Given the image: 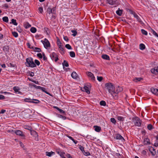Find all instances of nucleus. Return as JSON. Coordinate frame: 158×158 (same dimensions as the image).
I'll use <instances>...</instances> for the list:
<instances>
[{
	"label": "nucleus",
	"instance_id": "nucleus-1",
	"mask_svg": "<svg viewBox=\"0 0 158 158\" xmlns=\"http://www.w3.org/2000/svg\"><path fill=\"white\" fill-rule=\"evenodd\" d=\"M26 66L28 67L34 68L36 67V65L33 61V59L31 57L27 58L25 62Z\"/></svg>",
	"mask_w": 158,
	"mask_h": 158
},
{
	"label": "nucleus",
	"instance_id": "nucleus-2",
	"mask_svg": "<svg viewBox=\"0 0 158 158\" xmlns=\"http://www.w3.org/2000/svg\"><path fill=\"white\" fill-rule=\"evenodd\" d=\"M105 88L108 90L109 92L111 95L113 94V93H114V87L110 83H106L105 85Z\"/></svg>",
	"mask_w": 158,
	"mask_h": 158
},
{
	"label": "nucleus",
	"instance_id": "nucleus-3",
	"mask_svg": "<svg viewBox=\"0 0 158 158\" xmlns=\"http://www.w3.org/2000/svg\"><path fill=\"white\" fill-rule=\"evenodd\" d=\"M24 101L25 102H29L31 103H35V104H38L39 103L40 101L36 99H31L30 98H25L24 100Z\"/></svg>",
	"mask_w": 158,
	"mask_h": 158
},
{
	"label": "nucleus",
	"instance_id": "nucleus-4",
	"mask_svg": "<svg viewBox=\"0 0 158 158\" xmlns=\"http://www.w3.org/2000/svg\"><path fill=\"white\" fill-rule=\"evenodd\" d=\"M133 119L134 120V124L135 126L138 127H140L141 126V121L139 118L135 117Z\"/></svg>",
	"mask_w": 158,
	"mask_h": 158
},
{
	"label": "nucleus",
	"instance_id": "nucleus-5",
	"mask_svg": "<svg viewBox=\"0 0 158 158\" xmlns=\"http://www.w3.org/2000/svg\"><path fill=\"white\" fill-rule=\"evenodd\" d=\"M41 42L43 44L44 47L45 48H47L50 47V44L49 41L46 38H45L44 39V41L41 40Z\"/></svg>",
	"mask_w": 158,
	"mask_h": 158
},
{
	"label": "nucleus",
	"instance_id": "nucleus-6",
	"mask_svg": "<svg viewBox=\"0 0 158 158\" xmlns=\"http://www.w3.org/2000/svg\"><path fill=\"white\" fill-rule=\"evenodd\" d=\"M50 56L52 60H54L56 62L59 60L57 54L54 52L50 54Z\"/></svg>",
	"mask_w": 158,
	"mask_h": 158
},
{
	"label": "nucleus",
	"instance_id": "nucleus-7",
	"mask_svg": "<svg viewBox=\"0 0 158 158\" xmlns=\"http://www.w3.org/2000/svg\"><path fill=\"white\" fill-rule=\"evenodd\" d=\"M114 138L118 140H120L122 142H124L125 141L124 139L122 137L121 135L118 133L116 134L115 135Z\"/></svg>",
	"mask_w": 158,
	"mask_h": 158
},
{
	"label": "nucleus",
	"instance_id": "nucleus-8",
	"mask_svg": "<svg viewBox=\"0 0 158 158\" xmlns=\"http://www.w3.org/2000/svg\"><path fill=\"white\" fill-rule=\"evenodd\" d=\"M10 47L8 45H5L3 47V50L6 54H7L9 52Z\"/></svg>",
	"mask_w": 158,
	"mask_h": 158
},
{
	"label": "nucleus",
	"instance_id": "nucleus-9",
	"mask_svg": "<svg viewBox=\"0 0 158 158\" xmlns=\"http://www.w3.org/2000/svg\"><path fill=\"white\" fill-rule=\"evenodd\" d=\"M148 149L152 156H154L156 155V152L155 150L153 147L151 146H149L148 147Z\"/></svg>",
	"mask_w": 158,
	"mask_h": 158
},
{
	"label": "nucleus",
	"instance_id": "nucleus-10",
	"mask_svg": "<svg viewBox=\"0 0 158 158\" xmlns=\"http://www.w3.org/2000/svg\"><path fill=\"white\" fill-rule=\"evenodd\" d=\"M86 73L89 77L91 78L92 80H95V77L94 74L88 71L86 72Z\"/></svg>",
	"mask_w": 158,
	"mask_h": 158
},
{
	"label": "nucleus",
	"instance_id": "nucleus-11",
	"mask_svg": "<svg viewBox=\"0 0 158 158\" xmlns=\"http://www.w3.org/2000/svg\"><path fill=\"white\" fill-rule=\"evenodd\" d=\"M15 133L17 135L22 137L25 136L22 131L19 130H17L15 131Z\"/></svg>",
	"mask_w": 158,
	"mask_h": 158
},
{
	"label": "nucleus",
	"instance_id": "nucleus-12",
	"mask_svg": "<svg viewBox=\"0 0 158 158\" xmlns=\"http://www.w3.org/2000/svg\"><path fill=\"white\" fill-rule=\"evenodd\" d=\"M151 92L154 94L158 96V89L152 88L151 89Z\"/></svg>",
	"mask_w": 158,
	"mask_h": 158
},
{
	"label": "nucleus",
	"instance_id": "nucleus-13",
	"mask_svg": "<svg viewBox=\"0 0 158 158\" xmlns=\"http://www.w3.org/2000/svg\"><path fill=\"white\" fill-rule=\"evenodd\" d=\"M150 144L151 143L149 141V139L148 138H146L144 139V145Z\"/></svg>",
	"mask_w": 158,
	"mask_h": 158
},
{
	"label": "nucleus",
	"instance_id": "nucleus-14",
	"mask_svg": "<svg viewBox=\"0 0 158 158\" xmlns=\"http://www.w3.org/2000/svg\"><path fill=\"white\" fill-rule=\"evenodd\" d=\"M151 71V73L153 74H158V69L157 67L152 69Z\"/></svg>",
	"mask_w": 158,
	"mask_h": 158
},
{
	"label": "nucleus",
	"instance_id": "nucleus-15",
	"mask_svg": "<svg viewBox=\"0 0 158 158\" xmlns=\"http://www.w3.org/2000/svg\"><path fill=\"white\" fill-rule=\"evenodd\" d=\"M123 90V88L121 87L118 86L116 90L115 91L114 90V93H113L114 94H118L120 92H121Z\"/></svg>",
	"mask_w": 158,
	"mask_h": 158
},
{
	"label": "nucleus",
	"instance_id": "nucleus-16",
	"mask_svg": "<svg viewBox=\"0 0 158 158\" xmlns=\"http://www.w3.org/2000/svg\"><path fill=\"white\" fill-rule=\"evenodd\" d=\"M116 0H106L107 2L111 5H113L116 3Z\"/></svg>",
	"mask_w": 158,
	"mask_h": 158
},
{
	"label": "nucleus",
	"instance_id": "nucleus-17",
	"mask_svg": "<svg viewBox=\"0 0 158 158\" xmlns=\"http://www.w3.org/2000/svg\"><path fill=\"white\" fill-rule=\"evenodd\" d=\"M83 90L82 91H85L88 94H89L90 93V91L89 90V87L87 86H84L83 88Z\"/></svg>",
	"mask_w": 158,
	"mask_h": 158
},
{
	"label": "nucleus",
	"instance_id": "nucleus-18",
	"mask_svg": "<svg viewBox=\"0 0 158 158\" xmlns=\"http://www.w3.org/2000/svg\"><path fill=\"white\" fill-rule=\"evenodd\" d=\"M123 10H120L119 8L118 10L116 11V14L119 16H121L123 14Z\"/></svg>",
	"mask_w": 158,
	"mask_h": 158
},
{
	"label": "nucleus",
	"instance_id": "nucleus-19",
	"mask_svg": "<svg viewBox=\"0 0 158 158\" xmlns=\"http://www.w3.org/2000/svg\"><path fill=\"white\" fill-rule=\"evenodd\" d=\"M55 154V152L51 151V152H46V155L47 156H48L49 157H50L52 156V155H54Z\"/></svg>",
	"mask_w": 158,
	"mask_h": 158
},
{
	"label": "nucleus",
	"instance_id": "nucleus-20",
	"mask_svg": "<svg viewBox=\"0 0 158 158\" xmlns=\"http://www.w3.org/2000/svg\"><path fill=\"white\" fill-rule=\"evenodd\" d=\"M102 58H103L104 59L107 60H110V58L109 56L106 54H103L102 55Z\"/></svg>",
	"mask_w": 158,
	"mask_h": 158
},
{
	"label": "nucleus",
	"instance_id": "nucleus-21",
	"mask_svg": "<svg viewBox=\"0 0 158 158\" xmlns=\"http://www.w3.org/2000/svg\"><path fill=\"white\" fill-rule=\"evenodd\" d=\"M95 131L97 132H99L101 130V128L100 127L98 126H94V127Z\"/></svg>",
	"mask_w": 158,
	"mask_h": 158
},
{
	"label": "nucleus",
	"instance_id": "nucleus-22",
	"mask_svg": "<svg viewBox=\"0 0 158 158\" xmlns=\"http://www.w3.org/2000/svg\"><path fill=\"white\" fill-rule=\"evenodd\" d=\"M62 65L64 69L65 68L64 66L68 67L69 66V64L68 62L65 60H64L63 62L62 63Z\"/></svg>",
	"mask_w": 158,
	"mask_h": 158
},
{
	"label": "nucleus",
	"instance_id": "nucleus-23",
	"mask_svg": "<svg viewBox=\"0 0 158 158\" xmlns=\"http://www.w3.org/2000/svg\"><path fill=\"white\" fill-rule=\"evenodd\" d=\"M72 77L74 79H76L77 76V74L75 72H73L71 75Z\"/></svg>",
	"mask_w": 158,
	"mask_h": 158
},
{
	"label": "nucleus",
	"instance_id": "nucleus-24",
	"mask_svg": "<svg viewBox=\"0 0 158 158\" xmlns=\"http://www.w3.org/2000/svg\"><path fill=\"white\" fill-rule=\"evenodd\" d=\"M33 50L35 52H40L41 51V49L37 47H34Z\"/></svg>",
	"mask_w": 158,
	"mask_h": 158
},
{
	"label": "nucleus",
	"instance_id": "nucleus-25",
	"mask_svg": "<svg viewBox=\"0 0 158 158\" xmlns=\"http://www.w3.org/2000/svg\"><path fill=\"white\" fill-rule=\"evenodd\" d=\"M145 48V46L144 44H139V48L141 50H143Z\"/></svg>",
	"mask_w": 158,
	"mask_h": 158
},
{
	"label": "nucleus",
	"instance_id": "nucleus-26",
	"mask_svg": "<svg viewBox=\"0 0 158 158\" xmlns=\"http://www.w3.org/2000/svg\"><path fill=\"white\" fill-rule=\"evenodd\" d=\"M11 22L10 23H12L15 26H17L18 23L16 22V20L13 19H11Z\"/></svg>",
	"mask_w": 158,
	"mask_h": 158
},
{
	"label": "nucleus",
	"instance_id": "nucleus-27",
	"mask_svg": "<svg viewBox=\"0 0 158 158\" xmlns=\"http://www.w3.org/2000/svg\"><path fill=\"white\" fill-rule=\"evenodd\" d=\"M137 21L139 22L141 24L143 25L144 24V23L142 21L140 18L139 16L136 18Z\"/></svg>",
	"mask_w": 158,
	"mask_h": 158
},
{
	"label": "nucleus",
	"instance_id": "nucleus-28",
	"mask_svg": "<svg viewBox=\"0 0 158 158\" xmlns=\"http://www.w3.org/2000/svg\"><path fill=\"white\" fill-rule=\"evenodd\" d=\"M13 90L15 91L16 93H17L20 90L19 88L18 87L15 86L13 88Z\"/></svg>",
	"mask_w": 158,
	"mask_h": 158
},
{
	"label": "nucleus",
	"instance_id": "nucleus-29",
	"mask_svg": "<svg viewBox=\"0 0 158 158\" xmlns=\"http://www.w3.org/2000/svg\"><path fill=\"white\" fill-rule=\"evenodd\" d=\"M143 78L141 77H135V79L133 80V81L135 82H137L138 81H140Z\"/></svg>",
	"mask_w": 158,
	"mask_h": 158
},
{
	"label": "nucleus",
	"instance_id": "nucleus-30",
	"mask_svg": "<svg viewBox=\"0 0 158 158\" xmlns=\"http://www.w3.org/2000/svg\"><path fill=\"white\" fill-rule=\"evenodd\" d=\"M3 21L5 22L6 23H8L9 21L8 18L7 16H5L3 17L2 19Z\"/></svg>",
	"mask_w": 158,
	"mask_h": 158
},
{
	"label": "nucleus",
	"instance_id": "nucleus-31",
	"mask_svg": "<svg viewBox=\"0 0 158 158\" xmlns=\"http://www.w3.org/2000/svg\"><path fill=\"white\" fill-rule=\"evenodd\" d=\"M30 31L33 33H35L36 31V29L34 27H32L30 30Z\"/></svg>",
	"mask_w": 158,
	"mask_h": 158
},
{
	"label": "nucleus",
	"instance_id": "nucleus-32",
	"mask_svg": "<svg viewBox=\"0 0 158 158\" xmlns=\"http://www.w3.org/2000/svg\"><path fill=\"white\" fill-rule=\"evenodd\" d=\"M68 137L70 139L73 141L75 144H76L77 143L78 141L77 140H75L72 137L69 136Z\"/></svg>",
	"mask_w": 158,
	"mask_h": 158
},
{
	"label": "nucleus",
	"instance_id": "nucleus-33",
	"mask_svg": "<svg viewBox=\"0 0 158 158\" xmlns=\"http://www.w3.org/2000/svg\"><path fill=\"white\" fill-rule=\"evenodd\" d=\"M100 104L101 106H105L106 105V103L104 101L102 100L100 102Z\"/></svg>",
	"mask_w": 158,
	"mask_h": 158
},
{
	"label": "nucleus",
	"instance_id": "nucleus-34",
	"mask_svg": "<svg viewBox=\"0 0 158 158\" xmlns=\"http://www.w3.org/2000/svg\"><path fill=\"white\" fill-rule=\"evenodd\" d=\"M71 32L73 33V34L72 35H73V36H75L77 35V32L76 30H72L71 31Z\"/></svg>",
	"mask_w": 158,
	"mask_h": 158
},
{
	"label": "nucleus",
	"instance_id": "nucleus-35",
	"mask_svg": "<svg viewBox=\"0 0 158 158\" xmlns=\"http://www.w3.org/2000/svg\"><path fill=\"white\" fill-rule=\"evenodd\" d=\"M41 90H42V91L45 92L46 94L50 95V93L46 90V89L45 88L42 87Z\"/></svg>",
	"mask_w": 158,
	"mask_h": 158
},
{
	"label": "nucleus",
	"instance_id": "nucleus-36",
	"mask_svg": "<svg viewBox=\"0 0 158 158\" xmlns=\"http://www.w3.org/2000/svg\"><path fill=\"white\" fill-rule=\"evenodd\" d=\"M70 56L72 57H75V53L74 52L71 51L69 52Z\"/></svg>",
	"mask_w": 158,
	"mask_h": 158
},
{
	"label": "nucleus",
	"instance_id": "nucleus-37",
	"mask_svg": "<svg viewBox=\"0 0 158 158\" xmlns=\"http://www.w3.org/2000/svg\"><path fill=\"white\" fill-rule=\"evenodd\" d=\"M24 128L30 131H31L32 129V128L31 126L27 125H25L24 126Z\"/></svg>",
	"mask_w": 158,
	"mask_h": 158
},
{
	"label": "nucleus",
	"instance_id": "nucleus-38",
	"mask_svg": "<svg viewBox=\"0 0 158 158\" xmlns=\"http://www.w3.org/2000/svg\"><path fill=\"white\" fill-rule=\"evenodd\" d=\"M147 128L149 130H151L153 128V127L151 124H149L148 125Z\"/></svg>",
	"mask_w": 158,
	"mask_h": 158
},
{
	"label": "nucleus",
	"instance_id": "nucleus-39",
	"mask_svg": "<svg viewBox=\"0 0 158 158\" xmlns=\"http://www.w3.org/2000/svg\"><path fill=\"white\" fill-rule=\"evenodd\" d=\"M83 154L86 156H88L90 155V153L88 151L85 152V150L82 152Z\"/></svg>",
	"mask_w": 158,
	"mask_h": 158
},
{
	"label": "nucleus",
	"instance_id": "nucleus-40",
	"mask_svg": "<svg viewBox=\"0 0 158 158\" xmlns=\"http://www.w3.org/2000/svg\"><path fill=\"white\" fill-rule=\"evenodd\" d=\"M12 34L15 38L17 37L18 36V33L15 31L12 32Z\"/></svg>",
	"mask_w": 158,
	"mask_h": 158
},
{
	"label": "nucleus",
	"instance_id": "nucleus-41",
	"mask_svg": "<svg viewBox=\"0 0 158 158\" xmlns=\"http://www.w3.org/2000/svg\"><path fill=\"white\" fill-rule=\"evenodd\" d=\"M117 118L118 120L121 121H123L124 119L123 117L122 116H119L117 117Z\"/></svg>",
	"mask_w": 158,
	"mask_h": 158
},
{
	"label": "nucleus",
	"instance_id": "nucleus-42",
	"mask_svg": "<svg viewBox=\"0 0 158 158\" xmlns=\"http://www.w3.org/2000/svg\"><path fill=\"white\" fill-rule=\"evenodd\" d=\"M141 32L142 33L145 35H147V34H148V33H147V32L145 30H144V29H142L141 30Z\"/></svg>",
	"mask_w": 158,
	"mask_h": 158
},
{
	"label": "nucleus",
	"instance_id": "nucleus-43",
	"mask_svg": "<svg viewBox=\"0 0 158 158\" xmlns=\"http://www.w3.org/2000/svg\"><path fill=\"white\" fill-rule=\"evenodd\" d=\"M110 121L114 124H116V120L114 118H110Z\"/></svg>",
	"mask_w": 158,
	"mask_h": 158
},
{
	"label": "nucleus",
	"instance_id": "nucleus-44",
	"mask_svg": "<svg viewBox=\"0 0 158 158\" xmlns=\"http://www.w3.org/2000/svg\"><path fill=\"white\" fill-rule=\"evenodd\" d=\"M58 110L60 112L61 114H63L64 115L65 114V112L63 110L59 108Z\"/></svg>",
	"mask_w": 158,
	"mask_h": 158
},
{
	"label": "nucleus",
	"instance_id": "nucleus-45",
	"mask_svg": "<svg viewBox=\"0 0 158 158\" xmlns=\"http://www.w3.org/2000/svg\"><path fill=\"white\" fill-rule=\"evenodd\" d=\"M65 47L68 49H72L71 46L69 44H66Z\"/></svg>",
	"mask_w": 158,
	"mask_h": 158
},
{
	"label": "nucleus",
	"instance_id": "nucleus-46",
	"mask_svg": "<svg viewBox=\"0 0 158 158\" xmlns=\"http://www.w3.org/2000/svg\"><path fill=\"white\" fill-rule=\"evenodd\" d=\"M16 29H17V31L19 33L21 32L22 31V30L21 29V28L19 26L17 27Z\"/></svg>",
	"mask_w": 158,
	"mask_h": 158
},
{
	"label": "nucleus",
	"instance_id": "nucleus-47",
	"mask_svg": "<svg viewBox=\"0 0 158 158\" xmlns=\"http://www.w3.org/2000/svg\"><path fill=\"white\" fill-rule=\"evenodd\" d=\"M78 147L82 151V152H83V151H84V148L81 145H80L78 146Z\"/></svg>",
	"mask_w": 158,
	"mask_h": 158
},
{
	"label": "nucleus",
	"instance_id": "nucleus-48",
	"mask_svg": "<svg viewBox=\"0 0 158 158\" xmlns=\"http://www.w3.org/2000/svg\"><path fill=\"white\" fill-rule=\"evenodd\" d=\"M34 63L36 65V64L38 66L40 64V61L37 60H35V63Z\"/></svg>",
	"mask_w": 158,
	"mask_h": 158
},
{
	"label": "nucleus",
	"instance_id": "nucleus-49",
	"mask_svg": "<svg viewBox=\"0 0 158 158\" xmlns=\"http://www.w3.org/2000/svg\"><path fill=\"white\" fill-rule=\"evenodd\" d=\"M47 11L48 12L49 14L51 13L52 14V9L50 8H48L47 9Z\"/></svg>",
	"mask_w": 158,
	"mask_h": 158
},
{
	"label": "nucleus",
	"instance_id": "nucleus-50",
	"mask_svg": "<svg viewBox=\"0 0 158 158\" xmlns=\"http://www.w3.org/2000/svg\"><path fill=\"white\" fill-rule=\"evenodd\" d=\"M58 117L60 118H61L63 119H66V117L64 116H63L60 114L58 115Z\"/></svg>",
	"mask_w": 158,
	"mask_h": 158
},
{
	"label": "nucleus",
	"instance_id": "nucleus-51",
	"mask_svg": "<svg viewBox=\"0 0 158 158\" xmlns=\"http://www.w3.org/2000/svg\"><path fill=\"white\" fill-rule=\"evenodd\" d=\"M97 80L99 81H101L103 79V77H99L98 76H97Z\"/></svg>",
	"mask_w": 158,
	"mask_h": 158
},
{
	"label": "nucleus",
	"instance_id": "nucleus-52",
	"mask_svg": "<svg viewBox=\"0 0 158 158\" xmlns=\"http://www.w3.org/2000/svg\"><path fill=\"white\" fill-rule=\"evenodd\" d=\"M27 46H28V48H30V49H33L34 47H33V46L31 47L30 45V44L29 43H27Z\"/></svg>",
	"mask_w": 158,
	"mask_h": 158
},
{
	"label": "nucleus",
	"instance_id": "nucleus-53",
	"mask_svg": "<svg viewBox=\"0 0 158 158\" xmlns=\"http://www.w3.org/2000/svg\"><path fill=\"white\" fill-rule=\"evenodd\" d=\"M52 14H56V7H54L52 9Z\"/></svg>",
	"mask_w": 158,
	"mask_h": 158
},
{
	"label": "nucleus",
	"instance_id": "nucleus-54",
	"mask_svg": "<svg viewBox=\"0 0 158 158\" xmlns=\"http://www.w3.org/2000/svg\"><path fill=\"white\" fill-rule=\"evenodd\" d=\"M42 56H43V60H47V58L46 57L45 54L44 52H43L42 53Z\"/></svg>",
	"mask_w": 158,
	"mask_h": 158
},
{
	"label": "nucleus",
	"instance_id": "nucleus-55",
	"mask_svg": "<svg viewBox=\"0 0 158 158\" xmlns=\"http://www.w3.org/2000/svg\"><path fill=\"white\" fill-rule=\"evenodd\" d=\"M127 11L129 12V13H130V14L133 15V13H134L135 12L133 11H132V10L130 9H128L127 10Z\"/></svg>",
	"mask_w": 158,
	"mask_h": 158
},
{
	"label": "nucleus",
	"instance_id": "nucleus-56",
	"mask_svg": "<svg viewBox=\"0 0 158 158\" xmlns=\"http://www.w3.org/2000/svg\"><path fill=\"white\" fill-rule=\"evenodd\" d=\"M56 39H57V44H61V42L60 41V40L59 38H58V37H57Z\"/></svg>",
	"mask_w": 158,
	"mask_h": 158
},
{
	"label": "nucleus",
	"instance_id": "nucleus-57",
	"mask_svg": "<svg viewBox=\"0 0 158 158\" xmlns=\"http://www.w3.org/2000/svg\"><path fill=\"white\" fill-rule=\"evenodd\" d=\"M65 41L68 42L69 40V39L67 36H64L63 37Z\"/></svg>",
	"mask_w": 158,
	"mask_h": 158
},
{
	"label": "nucleus",
	"instance_id": "nucleus-58",
	"mask_svg": "<svg viewBox=\"0 0 158 158\" xmlns=\"http://www.w3.org/2000/svg\"><path fill=\"white\" fill-rule=\"evenodd\" d=\"M29 86L30 87L33 86V87L37 88V86L34 84H30Z\"/></svg>",
	"mask_w": 158,
	"mask_h": 158
},
{
	"label": "nucleus",
	"instance_id": "nucleus-59",
	"mask_svg": "<svg viewBox=\"0 0 158 158\" xmlns=\"http://www.w3.org/2000/svg\"><path fill=\"white\" fill-rule=\"evenodd\" d=\"M37 56L38 57L40 58H42L43 57L42 55L40 53H39L37 54Z\"/></svg>",
	"mask_w": 158,
	"mask_h": 158
},
{
	"label": "nucleus",
	"instance_id": "nucleus-60",
	"mask_svg": "<svg viewBox=\"0 0 158 158\" xmlns=\"http://www.w3.org/2000/svg\"><path fill=\"white\" fill-rule=\"evenodd\" d=\"M31 27V25L30 24L28 23H27L26 24V26L25 28H28Z\"/></svg>",
	"mask_w": 158,
	"mask_h": 158
},
{
	"label": "nucleus",
	"instance_id": "nucleus-61",
	"mask_svg": "<svg viewBox=\"0 0 158 158\" xmlns=\"http://www.w3.org/2000/svg\"><path fill=\"white\" fill-rule=\"evenodd\" d=\"M153 34L154 35L156 36H157L158 35V34L155 31H154L152 29Z\"/></svg>",
	"mask_w": 158,
	"mask_h": 158
},
{
	"label": "nucleus",
	"instance_id": "nucleus-62",
	"mask_svg": "<svg viewBox=\"0 0 158 158\" xmlns=\"http://www.w3.org/2000/svg\"><path fill=\"white\" fill-rule=\"evenodd\" d=\"M39 10L40 13H42L43 11V8L42 7H40L39 8Z\"/></svg>",
	"mask_w": 158,
	"mask_h": 158
},
{
	"label": "nucleus",
	"instance_id": "nucleus-63",
	"mask_svg": "<svg viewBox=\"0 0 158 158\" xmlns=\"http://www.w3.org/2000/svg\"><path fill=\"white\" fill-rule=\"evenodd\" d=\"M29 74L31 77H33L34 76V73L33 72H29Z\"/></svg>",
	"mask_w": 158,
	"mask_h": 158
},
{
	"label": "nucleus",
	"instance_id": "nucleus-64",
	"mask_svg": "<svg viewBox=\"0 0 158 158\" xmlns=\"http://www.w3.org/2000/svg\"><path fill=\"white\" fill-rule=\"evenodd\" d=\"M66 156H67V158H72V157L69 154H66Z\"/></svg>",
	"mask_w": 158,
	"mask_h": 158
}]
</instances>
